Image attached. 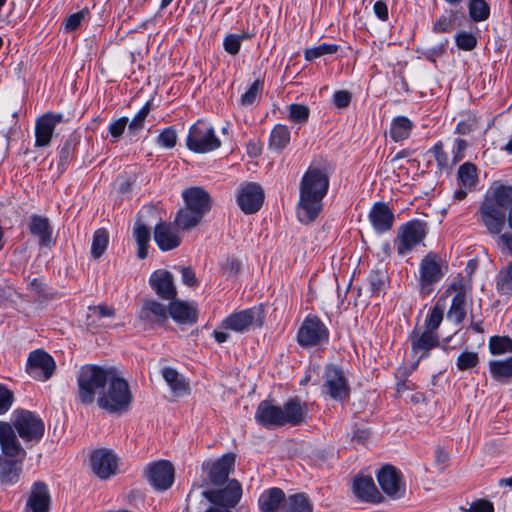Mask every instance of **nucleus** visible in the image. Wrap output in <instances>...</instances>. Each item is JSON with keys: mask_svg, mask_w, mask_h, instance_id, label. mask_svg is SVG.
Masks as SVG:
<instances>
[{"mask_svg": "<svg viewBox=\"0 0 512 512\" xmlns=\"http://www.w3.org/2000/svg\"><path fill=\"white\" fill-rule=\"evenodd\" d=\"M329 188L328 175L319 168H309L300 182L297 218L303 224L313 222L323 209V198Z\"/></svg>", "mask_w": 512, "mask_h": 512, "instance_id": "nucleus-1", "label": "nucleus"}, {"mask_svg": "<svg viewBox=\"0 0 512 512\" xmlns=\"http://www.w3.org/2000/svg\"><path fill=\"white\" fill-rule=\"evenodd\" d=\"M512 201V186L500 184L492 187L484 196L475 217L477 223L494 237L504 231L506 212Z\"/></svg>", "mask_w": 512, "mask_h": 512, "instance_id": "nucleus-2", "label": "nucleus"}, {"mask_svg": "<svg viewBox=\"0 0 512 512\" xmlns=\"http://www.w3.org/2000/svg\"><path fill=\"white\" fill-rule=\"evenodd\" d=\"M0 448L5 457H0V481L15 484L20 478L26 451L8 422L0 421Z\"/></svg>", "mask_w": 512, "mask_h": 512, "instance_id": "nucleus-3", "label": "nucleus"}, {"mask_svg": "<svg viewBox=\"0 0 512 512\" xmlns=\"http://www.w3.org/2000/svg\"><path fill=\"white\" fill-rule=\"evenodd\" d=\"M306 416V405L298 398L288 400L283 407L262 401L255 413L256 421L267 428L297 426L305 422Z\"/></svg>", "mask_w": 512, "mask_h": 512, "instance_id": "nucleus-4", "label": "nucleus"}, {"mask_svg": "<svg viewBox=\"0 0 512 512\" xmlns=\"http://www.w3.org/2000/svg\"><path fill=\"white\" fill-rule=\"evenodd\" d=\"M185 206L175 218V225L181 230H189L197 226L204 215L211 209V197L201 187H189L182 192Z\"/></svg>", "mask_w": 512, "mask_h": 512, "instance_id": "nucleus-5", "label": "nucleus"}, {"mask_svg": "<svg viewBox=\"0 0 512 512\" xmlns=\"http://www.w3.org/2000/svg\"><path fill=\"white\" fill-rule=\"evenodd\" d=\"M112 369L97 365L82 366L78 375V397L82 404L89 405L95 400L96 393H102L113 375Z\"/></svg>", "mask_w": 512, "mask_h": 512, "instance_id": "nucleus-6", "label": "nucleus"}, {"mask_svg": "<svg viewBox=\"0 0 512 512\" xmlns=\"http://www.w3.org/2000/svg\"><path fill=\"white\" fill-rule=\"evenodd\" d=\"M107 384H109L107 391L103 390L98 397L99 407L110 413L127 411L132 402L127 381L113 373Z\"/></svg>", "mask_w": 512, "mask_h": 512, "instance_id": "nucleus-7", "label": "nucleus"}, {"mask_svg": "<svg viewBox=\"0 0 512 512\" xmlns=\"http://www.w3.org/2000/svg\"><path fill=\"white\" fill-rule=\"evenodd\" d=\"M9 424L25 443H38L45 432V424L42 418L36 413L25 409L15 410L12 423Z\"/></svg>", "mask_w": 512, "mask_h": 512, "instance_id": "nucleus-8", "label": "nucleus"}, {"mask_svg": "<svg viewBox=\"0 0 512 512\" xmlns=\"http://www.w3.org/2000/svg\"><path fill=\"white\" fill-rule=\"evenodd\" d=\"M445 276L441 258L435 253H428L419 264V293L422 297L430 295L437 283Z\"/></svg>", "mask_w": 512, "mask_h": 512, "instance_id": "nucleus-9", "label": "nucleus"}, {"mask_svg": "<svg viewBox=\"0 0 512 512\" xmlns=\"http://www.w3.org/2000/svg\"><path fill=\"white\" fill-rule=\"evenodd\" d=\"M427 235V224L421 220L413 219L402 224L394 240L397 253L405 256L419 245Z\"/></svg>", "mask_w": 512, "mask_h": 512, "instance_id": "nucleus-10", "label": "nucleus"}, {"mask_svg": "<svg viewBox=\"0 0 512 512\" xmlns=\"http://www.w3.org/2000/svg\"><path fill=\"white\" fill-rule=\"evenodd\" d=\"M186 144L195 153H207L218 149L221 141L209 123L199 120L191 126Z\"/></svg>", "mask_w": 512, "mask_h": 512, "instance_id": "nucleus-11", "label": "nucleus"}, {"mask_svg": "<svg viewBox=\"0 0 512 512\" xmlns=\"http://www.w3.org/2000/svg\"><path fill=\"white\" fill-rule=\"evenodd\" d=\"M321 393L334 401L343 402L350 396V387L343 370L336 365L326 366L323 373Z\"/></svg>", "mask_w": 512, "mask_h": 512, "instance_id": "nucleus-12", "label": "nucleus"}, {"mask_svg": "<svg viewBox=\"0 0 512 512\" xmlns=\"http://www.w3.org/2000/svg\"><path fill=\"white\" fill-rule=\"evenodd\" d=\"M329 336V330L321 319L308 315L298 330L297 341L301 347L308 348L327 344Z\"/></svg>", "mask_w": 512, "mask_h": 512, "instance_id": "nucleus-13", "label": "nucleus"}, {"mask_svg": "<svg viewBox=\"0 0 512 512\" xmlns=\"http://www.w3.org/2000/svg\"><path fill=\"white\" fill-rule=\"evenodd\" d=\"M264 318V312L260 307H252L229 315L222 321L221 327L242 333L251 328L261 327Z\"/></svg>", "mask_w": 512, "mask_h": 512, "instance_id": "nucleus-14", "label": "nucleus"}, {"mask_svg": "<svg viewBox=\"0 0 512 512\" xmlns=\"http://www.w3.org/2000/svg\"><path fill=\"white\" fill-rule=\"evenodd\" d=\"M377 481L382 491L391 499L404 496L406 488L402 473L392 465L383 466L377 473Z\"/></svg>", "mask_w": 512, "mask_h": 512, "instance_id": "nucleus-15", "label": "nucleus"}, {"mask_svg": "<svg viewBox=\"0 0 512 512\" xmlns=\"http://www.w3.org/2000/svg\"><path fill=\"white\" fill-rule=\"evenodd\" d=\"M55 361L47 352L38 349L29 354L27 373L35 380L46 381L55 371Z\"/></svg>", "mask_w": 512, "mask_h": 512, "instance_id": "nucleus-16", "label": "nucleus"}, {"mask_svg": "<svg viewBox=\"0 0 512 512\" xmlns=\"http://www.w3.org/2000/svg\"><path fill=\"white\" fill-rule=\"evenodd\" d=\"M202 495L215 506L230 509L235 507L240 501L242 487L237 480H230L224 488L203 491Z\"/></svg>", "mask_w": 512, "mask_h": 512, "instance_id": "nucleus-17", "label": "nucleus"}, {"mask_svg": "<svg viewBox=\"0 0 512 512\" xmlns=\"http://www.w3.org/2000/svg\"><path fill=\"white\" fill-rule=\"evenodd\" d=\"M145 474L150 485L158 491L169 489L174 482V467L169 461L160 460L149 464Z\"/></svg>", "mask_w": 512, "mask_h": 512, "instance_id": "nucleus-18", "label": "nucleus"}, {"mask_svg": "<svg viewBox=\"0 0 512 512\" xmlns=\"http://www.w3.org/2000/svg\"><path fill=\"white\" fill-rule=\"evenodd\" d=\"M264 201L262 187L254 182H248L240 186L237 193V204L245 214H254L260 210Z\"/></svg>", "mask_w": 512, "mask_h": 512, "instance_id": "nucleus-19", "label": "nucleus"}, {"mask_svg": "<svg viewBox=\"0 0 512 512\" xmlns=\"http://www.w3.org/2000/svg\"><path fill=\"white\" fill-rule=\"evenodd\" d=\"M235 455L225 454L217 460L205 461L202 465L207 472L211 484L221 486L227 482L230 473L234 470Z\"/></svg>", "mask_w": 512, "mask_h": 512, "instance_id": "nucleus-20", "label": "nucleus"}, {"mask_svg": "<svg viewBox=\"0 0 512 512\" xmlns=\"http://www.w3.org/2000/svg\"><path fill=\"white\" fill-rule=\"evenodd\" d=\"M91 467L93 472L101 479H108L116 474L118 458L110 450L99 449L91 455Z\"/></svg>", "mask_w": 512, "mask_h": 512, "instance_id": "nucleus-21", "label": "nucleus"}, {"mask_svg": "<svg viewBox=\"0 0 512 512\" xmlns=\"http://www.w3.org/2000/svg\"><path fill=\"white\" fill-rule=\"evenodd\" d=\"M63 121L60 113H46L35 123V147H46L50 144L54 129Z\"/></svg>", "mask_w": 512, "mask_h": 512, "instance_id": "nucleus-22", "label": "nucleus"}, {"mask_svg": "<svg viewBox=\"0 0 512 512\" xmlns=\"http://www.w3.org/2000/svg\"><path fill=\"white\" fill-rule=\"evenodd\" d=\"M149 284L154 292L163 300L172 301L177 296L174 277L171 272L158 270L151 274Z\"/></svg>", "mask_w": 512, "mask_h": 512, "instance_id": "nucleus-23", "label": "nucleus"}, {"mask_svg": "<svg viewBox=\"0 0 512 512\" xmlns=\"http://www.w3.org/2000/svg\"><path fill=\"white\" fill-rule=\"evenodd\" d=\"M368 218L373 229L377 233L383 234L392 229L395 215L386 203L376 202L371 207Z\"/></svg>", "mask_w": 512, "mask_h": 512, "instance_id": "nucleus-24", "label": "nucleus"}, {"mask_svg": "<svg viewBox=\"0 0 512 512\" xmlns=\"http://www.w3.org/2000/svg\"><path fill=\"white\" fill-rule=\"evenodd\" d=\"M353 492L357 498L364 502L381 503L384 500L371 476H356L353 480Z\"/></svg>", "mask_w": 512, "mask_h": 512, "instance_id": "nucleus-25", "label": "nucleus"}, {"mask_svg": "<svg viewBox=\"0 0 512 512\" xmlns=\"http://www.w3.org/2000/svg\"><path fill=\"white\" fill-rule=\"evenodd\" d=\"M178 227L175 228L171 223L160 222L154 229V240L162 251H170L177 248L181 243L178 234Z\"/></svg>", "mask_w": 512, "mask_h": 512, "instance_id": "nucleus-26", "label": "nucleus"}, {"mask_svg": "<svg viewBox=\"0 0 512 512\" xmlns=\"http://www.w3.org/2000/svg\"><path fill=\"white\" fill-rule=\"evenodd\" d=\"M28 229L33 236L38 238V242L41 247L50 248L54 245L52 238L53 228L47 217L37 214L31 215L28 223Z\"/></svg>", "mask_w": 512, "mask_h": 512, "instance_id": "nucleus-27", "label": "nucleus"}, {"mask_svg": "<svg viewBox=\"0 0 512 512\" xmlns=\"http://www.w3.org/2000/svg\"><path fill=\"white\" fill-rule=\"evenodd\" d=\"M169 315L180 325H193L198 319L197 307L182 300H172L169 305Z\"/></svg>", "mask_w": 512, "mask_h": 512, "instance_id": "nucleus-28", "label": "nucleus"}, {"mask_svg": "<svg viewBox=\"0 0 512 512\" xmlns=\"http://www.w3.org/2000/svg\"><path fill=\"white\" fill-rule=\"evenodd\" d=\"M286 500L285 493L280 488L264 490L258 499L260 512H283Z\"/></svg>", "mask_w": 512, "mask_h": 512, "instance_id": "nucleus-29", "label": "nucleus"}, {"mask_svg": "<svg viewBox=\"0 0 512 512\" xmlns=\"http://www.w3.org/2000/svg\"><path fill=\"white\" fill-rule=\"evenodd\" d=\"M50 500L51 498L46 484L43 482H35L26 505L32 512H49Z\"/></svg>", "mask_w": 512, "mask_h": 512, "instance_id": "nucleus-30", "label": "nucleus"}, {"mask_svg": "<svg viewBox=\"0 0 512 512\" xmlns=\"http://www.w3.org/2000/svg\"><path fill=\"white\" fill-rule=\"evenodd\" d=\"M169 315V307L155 301L145 300L138 317L146 323H162Z\"/></svg>", "mask_w": 512, "mask_h": 512, "instance_id": "nucleus-31", "label": "nucleus"}, {"mask_svg": "<svg viewBox=\"0 0 512 512\" xmlns=\"http://www.w3.org/2000/svg\"><path fill=\"white\" fill-rule=\"evenodd\" d=\"M450 288L456 292L452 299L450 309L448 311V318L460 324L466 316V293L462 281L454 282Z\"/></svg>", "mask_w": 512, "mask_h": 512, "instance_id": "nucleus-32", "label": "nucleus"}, {"mask_svg": "<svg viewBox=\"0 0 512 512\" xmlns=\"http://www.w3.org/2000/svg\"><path fill=\"white\" fill-rule=\"evenodd\" d=\"M439 345L437 332L425 330L418 336L411 338L412 351L415 354L420 353L419 359L428 356L429 351Z\"/></svg>", "mask_w": 512, "mask_h": 512, "instance_id": "nucleus-33", "label": "nucleus"}, {"mask_svg": "<svg viewBox=\"0 0 512 512\" xmlns=\"http://www.w3.org/2000/svg\"><path fill=\"white\" fill-rule=\"evenodd\" d=\"M414 127L413 122L406 116L395 117L390 126V137L395 142L403 141L409 138Z\"/></svg>", "mask_w": 512, "mask_h": 512, "instance_id": "nucleus-34", "label": "nucleus"}, {"mask_svg": "<svg viewBox=\"0 0 512 512\" xmlns=\"http://www.w3.org/2000/svg\"><path fill=\"white\" fill-rule=\"evenodd\" d=\"M283 512H313V504L305 493L286 497Z\"/></svg>", "mask_w": 512, "mask_h": 512, "instance_id": "nucleus-35", "label": "nucleus"}, {"mask_svg": "<svg viewBox=\"0 0 512 512\" xmlns=\"http://www.w3.org/2000/svg\"><path fill=\"white\" fill-rule=\"evenodd\" d=\"M162 377L176 395H182L189 390L188 383L180 377L178 371L172 367L162 369Z\"/></svg>", "mask_w": 512, "mask_h": 512, "instance_id": "nucleus-36", "label": "nucleus"}, {"mask_svg": "<svg viewBox=\"0 0 512 512\" xmlns=\"http://www.w3.org/2000/svg\"><path fill=\"white\" fill-rule=\"evenodd\" d=\"M133 235L138 245L137 255L140 259H145L148 255V244L151 239V233L149 228L137 221L133 229Z\"/></svg>", "mask_w": 512, "mask_h": 512, "instance_id": "nucleus-37", "label": "nucleus"}, {"mask_svg": "<svg viewBox=\"0 0 512 512\" xmlns=\"http://www.w3.org/2000/svg\"><path fill=\"white\" fill-rule=\"evenodd\" d=\"M492 377L498 381L506 383L512 378V357L505 360H495L489 363Z\"/></svg>", "mask_w": 512, "mask_h": 512, "instance_id": "nucleus-38", "label": "nucleus"}, {"mask_svg": "<svg viewBox=\"0 0 512 512\" xmlns=\"http://www.w3.org/2000/svg\"><path fill=\"white\" fill-rule=\"evenodd\" d=\"M467 9L473 22H484L490 17V5L485 0H467Z\"/></svg>", "mask_w": 512, "mask_h": 512, "instance_id": "nucleus-39", "label": "nucleus"}, {"mask_svg": "<svg viewBox=\"0 0 512 512\" xmlns=\"http://www.w3.org/2000/svg\"><path fill=\"white\" fill-rule=\"evenodd\" d=\"M457 177L462 187L472 190L478 182L476 166L470 162L462 164L458 169Z\"/></svg>", "mask_w": 512, "mask_h": 512, "instance_id": "nucleus-40", "label": "nucleus"}, {"mask_svg": "<svg viewBox=\"0 0 512 512\" xmlns=\"http://www.w3.org/2000/svg\"><path fill=\"white\" fill-rule=\"evenodd\" d=\"M290 142V131L287 126L277 124L271 131L269 146L270 148L280 151L284 149Z\"/></svg>", "mask_w": 512, "mask_h": 512, "instance_id": "nucleus-41", "label": "nucleus"}, {"mask_svg": "<svg viewBox=\"0 0 512 512\" xmlns=\"http://www.w3.org/2000/svg\"><path fill=\"white\" fill-rule=\"evenodd\" d=\"M115 315L113 307L108 305L90 306L87 313L88 326H100L103 318H112Z\"/></svg>", "mask_w": 512, "mask_h": 512, "instance_id": "nucleus-42", "label": "nucleus"}, {"mask_svg": "<svg viewBox=\"0 0 512 512\" xmlns=\"http://www.w3.org/2000/svg\"><path fill=\"white\" fill-rule=\"evenodd\" d=\"M109 243L108 232L100 228L93 234V240L91 245V254L95 259H99L107 249Z\"/></svg>", "mask_w": 512, "mask_h": 512, "instance_id": "nucleus-43", "label": "nucleus"}, {"mask_svg": "<svg viewBox=\"0 0 512 512\" xmlns=\"http://www.w3.org/2000/svg\"><path fill=\"white\" fill-rule=\"evenodd\" d=\"M387 274L383 270L372 271L368 277V286L371 296H379L385 290Z\"/></svg>", "mask_w": 512, "mask_h": 512, "instance_id": "nucleus-44", "label": "nucleus"}, {"mask_svg": "<svg viewBox=\"0 0 512 512\" xmlns=\"http://www.w3.org/2000/svg\"><path fill=\"white\" fill-rule=\"evenodd\" d=\"M496 286L497 290L503 295L512 293V261L500 271Z\"/></svg>", "mask_w": 512, "mask_h": 512, "instance_id": "nucleus-45", "label": "nucleus"}, {"mask_svg": "<svg viewBox=\"0 0 512 512\" xmlns=\"http://www.w3.org/2000/svg\"><path fill=\"white\" fill-rule=\"evenodd\" d=\"M339 46L336 44L322 43L318 46L308 48L304 52V57L307 61H312L324 55L334 54L338 51Z\"/></svg>", "mask_w": 512, "mask_h": 512, "instance_id": "nucleus-46", "label": "nucleus"}, {"mask_svg": "<svg viewBox=\"0 0 512 512\" xmlns=\"http://www.w3.org/2000/svg\"><path fill=\"white\" fill-rule=\"evenodd\" d=\"M489 349L493 355L512 352V339L507 336H493L489 340Z\"/></svg>", "mask_w": 512, "mask_h": 512, "instance_id": "nucleus-47", "label": "nucleus"}, {"mask_svg": "<svg viewBox=\"0 0 512 512\" xmlns=\"http://www.w3.org/2000/svg\"><path fill=\"white\" fill-rule=\"evenodd\" d=\"M263 85V81L260 79L255 80L247 91L240 97L241 105L245 107L253 105L262 93Z\"/></svg>", "mask_w": 512, "mask_h": 512, "instance_id": "nucleus-48", "label": "nucleus"}, {"mask_svg": "<svg viewBox=\"0 0 512 512\" xmlns=\"http://www.w3.org/2000/svg\"><path fill=\"white\" fill-rule=\"evenodd\" d=\"M76 143L73 139H67L59 150L58 169L63 172L71 162Z\"/></svg>", "mask_w": 512, "mask_h": 512, "instance_id": "nucleus-49", "label": "nucleus"}, {"mask_svg": "<svg viewBox=\"0 0 512 512\" xmlns=\"http://www.w3.org/2000/svg\"><path fill=\"white\" fill-rule=\"evenodd\" d=\"M151 110V102L148 101L139 111L138 113L133 117L131 122L128 125V133L129 134H137L140 130L144 127V121L146 117L148 116L149 112Z\"/></svg>", "mask_w": 512, "mask_h": 512, "instance_id": "nucleus-50", "label": "nucleus"}, {"mask_svg": "<svg viewBox=\"0 0 512 512\" xmlns=\"http://www.w3.org/2000/svg\"><path fill=\"white\" fill-rule=\"evenodd\" d=\"M477 42V37L471 32L461 31L455 35L456 46L463 51L473 50Z\"/></svg>", "mask_w": 512, "mask_h": 512, "instance_id": "nucleus-51", "label": "nucleus"}, {"mask_svg": "<svg viewBox=\"0 0 512 512\" xmlns=\"http://www.w3.org/2000/svg\"><path fill=\"white\" fill-rule=\"evenodd\" d=\"M478 363L479 357L476 352L464 351L458 356L456 366L460 371H466L476 367Z\"/></svg>", "mask_w": 512, "mask_h": 512, "instance_id": "nucleus-52", "label": "nucleus"}, {"mask_svg": "<svg viewBox=\"0 0 512 512\" xmlns=\"http://www.w3.org/2000/svg\"><path fill=\"white\" fill-rule=\"evenodd\" d=\"M289 119L295 123H306L309 118L310 110L303 104H291L288 108Z\"/></svg>", "mask_w": 512, "mask_h": 512, "instance_id": "nucleus-53", "label": "nucleus"}, {"mask_svg": "<svg viewBox=\"0 0 512 512\" xmlns=\"http://www.w3.org/2000/svg\"><path fill=\"white\" fill-rule=\"evenodd\" d=\"M443 320V309L439 306H434L429 312L425 320V328L427 331L436 332Z\"/></svg>", "mask_w": 512, "mask_h": 512, "instance_id": "nucleus-54", "label": "nucleus"}, {"mask_svg": "<svg viewBox=\"0 0 512 512\" xmlns=\"http://www.w3.org/2000/svg\"><path fill=\"white\" fill-rule=\"evenodd\" d=\"M496 247L503 255L512 257V232H501L494 236Z\"/></svg>", "mask_w": 512, "mask_h": 512, "instance_id": "nucleus-55", "label": "nucleus"}, {"mask_svg": "<svg viewBox=\"0 0 512 512\" xmlns=\"http://www.w3.org/2000/svg\"><path fill=\"white\" fill-rule=\"evenodd\" d=\"M177 142V132L174 127L165 128L158 136L157 143L166 149H172Z\"/></svg>", "mask_w": 512, "mask_h": 512, "instance_id": "nucleus-56", "label": "nucleus"}, {"mask_svg": "<svg viewBox=\"0 0 512 512\" xmlns=\"http://www.w3.org/2000/svg\"><path fill=\"white\" fill-rule=\"evenodd\" d=\"M89 14L88 9H83L76 13L69 15L64 21V29L66 32H72L79 28L82 21Z\"/></svg>", "mask_w": 512, "mask_h": 512, "instance_id": "nucleus-57", "label": "nucleus"}, {"mask_svg": "<svg viewBox=\"0 0 512 512\" xmlns=\"http://www.w3.org/2000/svg\"><path fill=\"white\" fill-rule=\"evenodd\" d=\"M242 43V36L239 34H228L223 40L224 50L230 55L239 53Z\"/></svg>", "mask_w": 512, "mask_h": 512, "instance_id": "nucleus-58", "label": "nucleus"}, {"mask_svg": "<svg viewBox=\"0 0 512 512\" xmlns=\"http://www.w3.org/2000/svg\"><path fill=\"white\" fill-rule=\"evenodd\" d=\"M13 401V392L0 384V415L5 414L11 408Z\"/></svg>", "mask_w": 512, "mask_h": 512, "instance_id": "nucleus-59", "label": "nucleus"}, {"mask_svg": "<svg viewBox=\"0 0 512 512\" xmlns=\"http://www.w3.org/2000/svg\"><path fill=\"white\" fill-rule=\"evenodd\" d=\"M127 124H128V118H126V117H121V118L110 123L108 130H109L111 137L113 138L112 142L118 141V139L124 133Z\"/></svg>", "mask_w": 512, "mask_h": 512, "instance_id": "nucleus-60", "label": "nucleus"}, {"mask_svg": "<svg viewBox=\"0 0 512 512\" xmlns=\"http://www.w3.org/2000/svg\"><path fill=\"white\" fill-rule=\"evenodd\" d=\"M464 512H494L493 503L486 499H478L472 502L469 508L461 507Z\"/></svg>", "mask_w": 512, "mask_h": 512, "instance_id": "nucleus-61", "label": "nucleus"}, {"mask_svg": "<svg viewBox=\"0 0 512 512\" xmlns=\"http://www.w3.org/2000/svg\"><path fill=\"white\" fill-rule=\"evenodd\" d=\"M352 99V94L347 90H339L333 94V104L340 109L349 106Z\"/></svg>", "mask_w": 512, "mask_h": 512, "instance_id": "nucleus-62", "label": "nucleus"}, {"mask_svg": "<svg viewBox=\"0 0 512 512\" xmlns=\"http://www.w3.org/2000/svg\"><path fill=\"white\" fill-rule=\"evenodd\" d=\"M240 268L241 262L234 257H228L222 264L223 273L228 277L235 276L240 271Z\"/></svg>", "mask_w": 512, "mask_h": 512, "instance_id": "nucleus-63", "label": "nucleus"}, {"mask_svg": "<svg viewBox=\"0 0 512 512\" xmlns=\"http://www.w3.org/2000/svg\"><path fill=\"white\" fill-rule=\"evenodd\" d=\"M452 29V20L445 15L440 16L433 25V31L436 33H447Z\"/></svg>", "mask_w": 512, "mask_h": 512, "instance_id": "nucleus-64", "label": "nucleus"}]
</instances>
